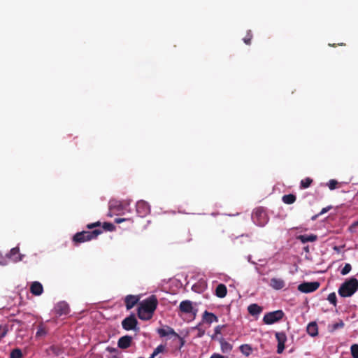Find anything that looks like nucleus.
Segmentation results:
<instances>
[{
    "label": "nucleus",
    "instance_id": "25",
    "mask_svg": "<svg viewBox=\"0 0 358 358\" xmlns=\"http://www.w3.org/2000/svg\"><path fill=\"white\" fill-rule=\"evenodd\" d=\"M296 196L294 194H285L282 197V201L286 204H292L296 201Z\"/></svg>",
    "mask_w": 358,
    "mask_h": 358
},
{
    "label": "nucleus",
    "instance_id": "3",
    "mask_svg": "<svg viewBox=\"0 0 358 358\" xmlns=\"http://www.w3.org/2000/svg\"><path fill=\"white\" fill-rule=\"evenodd\" d=\"M102 232L103 230L101 229H95L91 231H83L78 232L73 236V241L76 244L89 241L96 238Z\"/></svg>",
    "mask_w": 358,
    "mask_h": 358
},
{
    "label": "nucleus",
    "instance_id": "7",
    "mask_svg": "<svg viewBox=\"0 0 358 358\" xmlns=\"http://www.w3.org/2000/svg\"><path fill=\"white\" fill-rule=\"evenodd\" d=\"M137 324L138 321L134 315H131L122 321V328L126 331L138 329V328H137Z\"/></svg>",
    "mask_w": 358,
    "mask_h": 358
},
{
    "label": "nucleus",
    "instance_id": "51",
    "mask_svg": "<svg viewBox=\"0 0 358 358\" xmlns=\"http://www.w3.org/2000/svg\"><path fill=\"white\" fill-rule=\"evenodd\" d=\"M140 358H143V357H140Z\"/></svg>",
    "mask_w": 358,
    "mask_h": 358
},
{
    "label": "nucleus",
    "instance_id": "18",
    "mask_svg": "<svg viewBox=\"0 0 358 358\" xmlns=\"http://www.w3.org/2000/svg\"><path fill=\"white\" fill-rule=\"evenodd\" d=\"M296 239L300 241L303 243H306L307 242L315 241L317 239V236L315 234H303L297 236Z\"/></svg>",
    "mask_w": 358,
    "mask_h": 358
},
{
    "label": "nucleus",
    "instance_id": "42",
    "mask_svg": "<svg viewBox=\"0 0 358 358\" xmlns=\"http://www.w3.org/2000/svg\"><path fill=\"white\" fill-rule=\"evenodd\" d=\"M331 208V206H327L326 208H323L321 210V212L320 213L319 215H323L324 213H326L327 212H328L330 209Z\"/></svg>",
    "mask_w": 358,
    "mask_h": 358
},
{
    "label": "nucleus",
    "instance_id": "1",
    "mask_svg": "<svg viewBox=\"0 0 358 358\" xmlns=\"http://www.w3.org/2000/svg\"><path fill=\"white\" fill-rule=\"evenodd\" d=\"M158 306V300L155 295H151L143 300L138 308V317L142 320H149L154 315Z\"/></svg>",
    "mask_w": 358,
    "mask_h": 358
},
{
    "label": "nucleus",
    "instance_id": "29",
    "mask_svg": "<svg viewBox=\"0 0 358 358\" xmlns=\"http://www.w3.org/2000/svg\"><path fill=\"white\" fill-rule=\"evenodd\" d=\"M327 185L328 186V187L329 188L330 190H334L340 187L339 182L336 180H334V179L330 180L327 182Z\"/></svg>",
    "mask_w": 358,
    "mask_h": 358
},
{
    "label": "nucleus",
    "instance_id": "44",
    "mask_svg": "<svg viewBox=\"0 0 358 358\" xmlns=\"http://www.w3.org/2000/svg\"><path fill=\"white\" fill-rule=\"evenodd\" d=\"M210 358H224V357L220 354L214 353Z\"/></svg>",
    "mask_w": 358,
    "mask_h": 358
},
{
    "label": "nucleus",
    "instance_id": "32",
    "mask_svg": "<svg viewBox=\"0 0 358 358\" xmlns=\"http://www.w3.org/2000/svg\"><path fill=\"white\" fill-rule=\"evenodd\" d=\"M350 352L353 358H358V344H353L351 345Z\"/></svg>",
    "mask_w": 358,
    "mask_h": 358
},
{
    "label": "nucleus",
    "instance_id": "23",
    "mask_svg": "<svg viewBox=\"0 0 358 358\" xmlns=\"http://www.w3.org/2000/svg\"><path fill=\"white\" fill-rule=\"evenodd\" d=\"M344 326H345V324L343 322V320H339L338 322H336L334 324H329L328 327H327V329H328L329 332L334 333L337 329H343L344 327Z\"/></svg>",
    "mask_w": 358,
    "mask_h": 358
},
{
    "label": "nucleus",
    "instance_id": "17",
    "mask_svg": "<svg viewBox=\"0 0 358 358\" xmlns=\"http://www.w3.org/2000/svg\"><path fill=\"white\" fill-rule=\"evenodd\" d=\"M285 285V281L281 278H273L271 279L270 286L274 289L279 290Z\"/></svg>",
    "mask_w": 358,
    "mask_h": 358
},
{
    "label": "nucleus",
    "instance_id": "36",
    "mask_svg": "<svg viewBox=\"0 0 358 358\" xmlns=\"http://www.w3.org/2000/svg\"><path fill=\"white\" fill-rule=\"evenodd\" d=\"M194 329L197 330V334H196L197 338H201L204 336L206 331L204 329H203L201 327V326L200 324L194 327Z\"/></svg>",
    "mask_w": 358,
    "mask_h": 358
},
{
    "label": "nucleus",
    "instance_id": "43",
    "mask_svg": "<svg viewBox=\"0 0 358 358\" xmlns=\"http://www.w3.org/2000/svg\"><path fill=\"white\" fill-rule=\"evenodd\" d=\"M106 350L110 353L117 352V349L112 347H107Z\"/></svg>",
    "mask_w": 358,
    "mask_h": 358
},
{
    "label": "nucleus",
    "instance_id": "33",
    "mask_svg": "<svg viewBox=\"0 0 358 358\" xmlns=\"http://www.w3.org/2000/svg\"><path fill=\"white\" fill-rule=\"evenodd\" d=\"M165 350V346L164 345H158L152 353V357H155L158 354L163 352Z\"/></svg>",
    "mask_w": 358,
    "mask_h": 358
},
{
    "label": "nucleus",
    "instance_id": "24",
    "mask_svg": "<svg viewBox=\"0 0 358 358\" xmlns=\"http://www.w3.org/2000/svg\"><path fill=\"white\" fill-rule=\"evenodd\" d=\"M221 350L223 353H229L231 351L233 346L231 344L226 341L224 339L222 338L220 341Z\"/></svg>",
    "mask_w": 358,
    "mask_h": 358
},
{
    "label": "nucleus",
    "instance_id": "40",
    "mask_svg": "<svg viewBox=\"0 0 358 358\" xmlns=\"http://www.w3.org/2000/svg\"><path fill=\"white\" fill-rule=\"evenodd\" d=\"M358 226V222H355L354 223H352L350 227H349V230L351 231V232H355V229L356 227Z\"/></svg>",
    "mask_w": 358,
    "mask_h": 358
},
{
    "label": "nucleus",
    "instance_id": "34",
    "mask_svg": "<svg viewBox=\"0 0 358 358\" xmlns=\"http://www.w3.org/2000/svg\"><path fill=\"white\" fill-rule=\"evenodd\" d=\"M252 38V31L250 30H248L247 31L245 36L243 38V41L245 44L250 45Z\"/></svg>",
    "mask_w": 358,
    "mask_h": 358
},
{
    "label": "nucleus",
    "instance_id": "28",
    "mask_svg": "<svg viewBox=\"0 0 358 358\" xmlns=\"http://www.w3.org/2000/svg\"><path fill=\"white\" fill-rule=\"evenodd\" d=\"M313 179H311L309 177H307L303 180H301V182H300V188L301 189H306L308 187H309L311 184L313 183Z\"/></svg>",
    "mask_w": 358,
    "mask_h": 358
},
{
    "label": "nucleus",
    "instance_id": "49",
    "mask_svg": "<svg viewBox=\"0 0 358 358\" xmlns=\"http://www.w3.org/2000/svg\"><path fill=\"white\" fill-rule=\"evenodd\" d=\"M303 249H304V250H305L306 252H309L308 246L305 247Z\"/></svg>",
    "mask_w": 358,
    "mask_h": 358
},
{
    "label": "nucleus",
    "instance_id": "30",
    "mask_svg": "<svg viewBox=\"0 0 358 358\" xmlns=\"http://www.w3.org/2000/svg\"><path fill=\"white\" fill-rule=\"evenodd\" d=\"M10 358H22V352L20 349L15 348L13 350L10 355Z\"/></svg>",
    "mask_w": 358,
    "mask_h": 358
},
{
    "label": "nucleus",
    "instance_id": "20",
    "mask_svg": "<svg viewBox=\"0 0 358 358\" xmlns=\"http://www.w3.org/2000/svg\"><path fill=\"white\" fill-rule=\"evenodd\" d=\"M203 320L208 324L218 322V317L215 314L208 311L204 312L203 315Z\"/></svg>",
    "mask_w": 358,
    "mask_h": 358
},
{
    "label": "nucleus",
    "instance_id": "9",
    "mask_svg": "<svg viewBox=\"0 0 358 358\" xmlns=\"http://www.w3.org/2000/svg\"><path fill=\"white\" fill-rule=\"evenodd\" d=\"M136 207L137 214L141 217H145L150 212V205L145 201H138Z\"/></svg>",
    "mask_w": 358,
    "mask_h": 358
},
{
    "label": "nucleus",
    "instance_id": "27",
    "mask_svg": "<svg viewBox=\"0 0 358 358\" xmlns=\"http://www.w3.org/2000/svg\"><path fill=\"white\" fill-rule=\"evenodd\" d=\"M240 351L245 356H249L252 352V348L251 345L248 344H243L239 347Z\"/></svg>",
    "mask_w": 358,
    "mask_h": 358
},
{
    "label": "nucleus",
    "instance_id": "11",
    "mask_svg": "<svg viewBox=\"0 0 358 358\" xmlns=\"http://www.w3.org/2000/svg\"><path fill=\"white\" fill-rule=\"evenodd\" d=\"M55 310L58 316L66 315L70 312L69 306L65 301H60L55 306Z\"/></svg>",
    "mask_w": 358,
    "mask_h": 358
},
{
    "label": "nucleus",
    "instance_id": "5",
    "mask_svg": "<svg viewBox=\"0 0 358 358\" xmlns=\"http://www.w3.org/2000/svg\"><path fill=\"white\" fill-rule=\"evenodd\" d=\"M285 316V313L281 310L267 313L263 317V322L266 324H272L279 322Z\"/></svg>",
    "mask_w": 358,
    "mask_h": 358
},
{
    "label": "nucleus",
    "instance_id": "47",
    "mask_svg": "<svg viewBox=\"0 0 358 358\" xmlns=\"http://www.w3.org/2000/svg\"><path fill=\"white\" fill-rule=\"evenodd\" d=\"M124 220H125V219H122V218H116V219H115V222H116V223H120V222H123V221H124Z\"/></svg>",
    "mask_w": 358,
    "mask_h": 358
},
{
    "label": "nucleus",
    "instance_id": "12",
    "mask_svg": "<svg viewBox=\"0 0 358 358\" xmlns=\"http://www.w3.org/2000/svg\"><path fill=\"white\" fill-rule=\"evenodd\" d=\"M139 296L137 295H127L124 298V303L127 310H130L134 308L139 301Z\"/></svg>",
    "mask_w": 358,
    "mask_h": 358
},
{
    "label": "nucleus",
    "instance_id": "45",
    "mask_svg": "<svg viewBox=\"0 0 358 358\" xmlns=\"http://www.w3.org/2000/svg\"><path fill=\"white\" fill-rule=\"evenodd\" d=\"M187 237L185 239V241L189 242V241H190L192 240L191 234H190L189 231L187 232Z\"/></svg>",
    "mask_w": 358,
    "mask_h": 358
},
{
    "label": "nucleus",
    "instance_id": "46",
    "mask_svg": "<svg viewBox=\"0 0 358 358\" xmlns=\"http://www.w3.org/2000/svg\"><path fill=\"white\" fill-rule=\"evenodd\" d=\"M7 264H8V262H7V260L6 259L0 260V264L1 265L4 266V265H6Z\"/></svg>",
    "mask_w": 358,
    "mask_h": 358
},
{
    "label": "nucleus",
    "instance_id": "41",
    "mask_svg": "<svg viewBox=\"0 0 358 358\" xmlns=\"http://www.w3.org/2000/svg\"><path fill=\"white\" fill-rule=\"evenodd\" d=\"M224 326H220V325H218L215 328V335H217V334H221V331H222V329L224 328Z\"/></svg>",
    "mask_w": 358,
    "mask_h": 358
},
{
    "label": "nucleus",
    "instance_id": "16",
    "mask_svg": "<svg viewBox=\"0 0 358 358\" xmlns=\"http://www.w3.org/2000/svg\"><path fill=\"white\" fill-rule=\"evenodd\" d=\"M157 332L161 337L172 335L177 338H180L179 335L174 331V329L168 326H166V329H159Z\"/></svg>",
    "mask_w": 358,
    "mask_h": 358
},
{
    "label": "nucleus",
    "instance_id": "13",
    "mask_svg": "<svg viewBox=\"0 0 358 358\" xmlns=\"http://www.w3.org/2000/svg\"><path fill=\"white\" fill-rule=\"evenodd\" d=\"M132 343V337L128 335L122 336L117 341V346L120 349H127L131 346Z\"/></svg>",
    "mask_w": 358,
    "mask_h": 358
},
{
    "label": "nucleus",
    "instance_id": "8",
    "mask_svg": "<svg viewBox=\"0 0 358 358\" xmlns=\"http://www.w3.org/2000/svg\"><path fill=\"white\" fill-rule=\"evenodd\" d=\"M320 284L319 282H305L298 286V290L303 293H310L317 290Z\"/></svg>",
    "mask_w": 358,
    "mask_h": 358
},
{
    "label": "nucleus",
    "instance_id": "4",
    "mask_svg": "<svg viewBox=\"0 0 358 358\" xmlns=\"http://www.w3.org/2000/svg\"><path fill=\"white\" fill-rule=\"evenodd\" d=\"M252 218L253 222L257 225L260 227L264 226L268 222V216L266 213L265 210L262 207L257 208L254 210L252 215Z\"/></svg>",
    "mask_w": 358,
    "mask_h": 358
},
{
    "label": "nucleus",
    "instance_id": "37",
    "mask_svg": "<svg viewBox=\"0 0 358 358\" xmlns=\"http://www.w3.org/2000/svg\"><path fill=\"white\" fill-rule=\"evenodd\" d=\"M351 269H352L351 265L350 264H345L344 267L342 268L341 273L343 275H345L350 272Z\"/></svg>",
    "mask_w": 358,
    "mask_h": 358
},
{
    "label": "nucleus",
    "instance_id": "15",
    "mask_svg": "<svg viewBox=\"0 0 358 358\" xmlns=\"http://www.w3.org/2000/svg\"><path fill=\"white\" fill-rule=\"evenodd\" d=\"M30 292L33 295L40 296L43 292V287L41 282L34 281L30 286Z\"/></svg>",
    "mask_w": 358,
    "mask_h": 358
},
{
    "label": "nucleus",
    "instance_id": "19",
    "mask_svg": "<svg viewBox=\"0 0 358 358\" xmlns=\"http://www.w3.org/2000/svg\"><path fill=\"white\" fill-rule=\"evenodd\" d=\"M307 333L310 336H316L318 334V327L317 324L315 322H311L308 324L307 327Z\"/></svg>",
    "mask_w": 358,
    "mask_h": 358
},
{
    "label": "nucleus",
    "instance_id": "22",
    "mask_svg": "<svg viewBox=\"0 0 358 358\" xmlns=\"http://www.w3.org/2000/svg\"><path fill=\"white\" fill-rule=\"evenodd\" d=\"M248 310L251 315H257L262 313V308L256 303H252L248 307Z\"/></svg>",
    "mask_w": 358,
    "mask_h": 358
},
{
    "label": "nucleus",
    "instance_id": "26",
    "mask_svg": "<svg viewBox=\"0 0 358 358\" xmlns=\"http://www.w3.org/2000/svg\"><path fill=\"white\" fill-rule=\"evenodd\" d=\"M47 334V329L43 323H40L37 327V331L36 333V337H42Z\"/></svg>",
    "mask_w": 358,
    "mask_h": 358
},
{
    "label": "nucleus",
    "instance_id": "35",
    "mask_svg": "<svg viewBox=\"0 0 358 358\" xmlns=\"http://www.w3.org/2000/svg\"><path fill=\"white\" fill-rule=\"evenodd\" d=\"M102 228L105 231H113L115 227L114 224L112 223L104 222L103 224Z\"/></svg>",
    "mask_w": 358,
    "mask_h": 358
},
{
    "label": "nucleus",
    "instance_id": "14",
    "mask_svg": "<svg viewBox=\"0 0 358 358\" xmlns=\"http://www.w3.org/2000/svg\"><path fill=\"white\" fill-rule=\"evenodd\" d=\"M6 258L11 259L13 262H17L22 259V255L20 253V249L17 247L12 248L9 253L6 254Z\"/></svg>",
    "mask_w": 358,
    "mask_h": 358
},
{
    "label": "nucleus",
    "instance_id": "21",
    "mask_svg": "<svg viewBox=\"0 0 358 358\" xmlns=\"http://www.w3.org/2000/svg\"><path fill=\"white\" fill-rule=\"evenodd\" d=\"M227 294V287L224 284H219L215 289V295L219 298H224Z\"/></svg>",
    "mask_w": 358,
    "mask_h": 358
},
{
    "label": "nucleus",
    "instance_id": "10",
    "mask_svg": "<svg viewBox=\"0 0 358 358\" xmlns=\"http://www.w3.org/2000/svg\"><path fill=\"white\" fill-rule=\"evenodd\" d=\"M275 336L278 341L277 353L281 354L285 350V344L287 341V336L285 332H276Z\"/></svg>",
    "mask_w": 358,
    "mask_h": 358
},
{
    "label": "nucleus",
    "instance_id": "50",
    "mask_svg": "<svg viewBox=\"0 0 358 358\" xmlns=\"http://www.w3.org/2000/svg\"><path fill=\"white\" fill-rule=\"evenodd\" d=\"M149 358H155V357H152V355H151Z\"/></svg>",
    "mask_w": 358,
    "mask_h": 358
},
{
    "label": "nucleus",
    "instance_id": "39",
    "mask_svg": "<svg viewBox=\"0 0 358 358\" xmlns=\"http://www.w3.org/2000/svg\"><path fill=\"white\" fill-rule=\"evenodd\" d=\"M100 226H101V222L99 221H98V222H94V223L88 224L87 225V228L89 229H92L94 228H96V227H100Z\"/></svg>",
    "mask_w": 358,
    "mask_h": 358
},
{
    "label": "nucleus",
    "instance_id": "2",
    "mask_svg": "<svg viewBox=\"0 0 358 358\" xmlns=\"http://www.w3.org/2000/svg\"><path fill=\"white\" fill-rule=\"evenodd\" d=\"M357 289L358 280L352 277L341 284L338 292L341 297H349L352 296Z\"/></svg>",
    "mask_w": 358,
    "mask_h": 358
},
{
    "label": "nucleus",
    "instance_id": "6",
    "mask_svg": "<svg viewBox=\"0 0 358 358\" xmlns=\"http://www.w3.org/2000/svg\"><path fill=\"white\" fill-rule=\"evenodd\" d=\"M178 309L179 315H181V314H191L195 317L196 313V310H195L193 307V303L189 300H185L181 301Z\"/></svg>",
    "mask_w": 358,
    "mask_h": 358
},
{
    "label": "nucleus",
    "instance_id": "38",
    "mask_svg": "<svg viewBox=\"0 0 358 358\" xmlns=\"http://www.w3.org/2000/svg\"><path fill=\"white\" fill-rule=\"evenodd\" d=\"M50 352L55 354V355H59L60 354V348L55 345H52L49 348L48 350Z\"/></svg>",
    "mask_w": 358,
    "mask_h": 358
},
{
    "label": "nucleus",
    "instance_id": "31",
    "mask_svg": "<svg viewBox=\"0 0 358 358\" xmlns=\"http://www.w3.org/2000/svg\"><path fill=\"white\" fill-rule=\"evenodd\" d=\"M327 300L334 306L337 305V298L335 292H331L328 295Z\"/></svg>",
    "mask_w": 358,
    "mask_h": 358
},
{
    "label": "nucleus",
    "instance_id": "48",
    "mask_svg": "<svg viewBox=\"0 0 358 358\" xmlns=\"http://www.w3.org/2000/svg\"><path fill=\"white\" fill-rule=\"evenodd\" d=\"M107 358H121L120 356L115 355L108 357Z\"/></svg>",
    "mask_w": 358,
    "mask_h": 358
}]
</instances>
